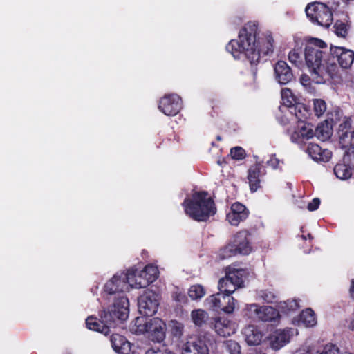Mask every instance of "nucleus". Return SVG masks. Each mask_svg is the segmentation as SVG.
<instances>
[{
    "mask_svg": "<svg viewBox=\"0 0 354 354\" xmlns=\"http://www.w3.org/2000/svg\"><path fill=\"white\" fill-rule=\"evenodd\" d=\"M280 307L284 313H289L297 310L299 308V304L297 299H290L281 303Z\"/></svg>",
    "mask_w": 354,
    "mask_h": 354,
    "instance_id": "nucleus-40",
    "label": "nucleus"
},
{
    "mask_svg": "<svg viewBox=\"0 0 354 354\" xmlns=\"http://www.w3.org/2000/svg\"><path fill=\"white\" fill-rule=\"evenodd\" d=\"M257 298L266 303H273L277 298L275 293L269 290H261L257 292Z\"/></svg>",
    "mask_w": 354,
    "mask_h": 354,
    "instance_id": "nucleus-39",
    "label": "nucleus"
},
{
    "mask_svg": "<svg viewBox=\"0 0 354 354\" xmlns=\"http://www.w3.org/2000/svg\"><path fill=\"white\" fill-rule=\"evenodd\" d=\"M160 304V296L151 290H145L138 299L140 313L146 317L155 315Z\"/></svg>",
    "mask_w": 354,
    "mask_h": 354,
    "instance_id": "nucleus-11",
    "label": "nucleus"
},
{
    "mask_svg": "<svg viewBox=\"0 0 354 354\" xmlns=\"http://www.w3.org/2000/svg\"><path fill=\"white\" fill-rule=\"evenodd\" d=\"M165 354H175V353L174 352H172L171 351L167 348Z\"/></svg>",
    "mask_w": 354,
    "mask_h": 354,
    "instance_id": "nucleus-51",
    "label": "nucleus"
},
{
    "mask_svg": "<svg viewBox=\"0 0 354 354\" xmlns=\"http://www.w3.org/2000/svg\"><path fill=\"white\" fill-rule=\"evenodd\" d=\"M111 344L113 349L119 354H129L130 353V342L120 335H112L111 337Z\"/></svg>",
    "mask_w": 354,
    "mask_h": 354,
    "instance_id": "nucleus-26",
    "label": "nucleus"
},
{
    "mask_svg": "<svg viewBox=\"0 0 354 354\" xmlns=\"http://www.w3.org/2000/svg\"><path fill=\"white\" fill-rule=\"evenodd\" d=\"M331 129L327 124L322 123L318 125L315 131V136L322 140H326L330 137Z\"/></svg>",
    "mask_w": 354,
    "mask_h": 354,
    "instance_id": "nucleus-35",
    "label": "nucleus"
},
{
    "mask_svg": "<svg viewBox=\"0 0 354 354\" xmlns=\"http://www.w3.org/2000/svg\"><path fill=\"white\" fill-rule=\"evenodd\" d=\"M280 160L276 157L274 154H272L270 159L267 161V165L270 166L273 169H277L279 167Z\"/></svg>",
    "mask_w": 354,
    "mask_h": 354,
    "instance_id": "nucleus-45",
    "label": "nucleus"
},
{
    "mask_svg": "<svg viewBox=\"0 0 354 354\" xmlns=\"http://www.w3.org/2000/svg\"><path fill=\"white\" fill-rule=\"evenodd\" d=\"M300 322L306 327H312L317 324V319L312 309L307 308L301 312Z\"/></svg>",
    "mask_w": 354,
    "mask_h": 354,
    "instance_id": "nucleus-32",
    "label": "nucleus"
},
{
    "mask_svg": "<svg viewBox=\"0 0 354 354\" xmlns=\"http://www.w3.org/2000/svg\"><path fill=\"white\" fill-rule=\"evenodd\" d=\"M211 344V339L208 335L190 339L180 346V354H209Z\"/></svg>",
    "mask_w": 354,
    "mask_h": 354,
    "instance_id": "nucleus-12",
    "label": "nucleus"
},
{
    "mask_svg": "<svg viewBox=\"0 0 354 354\" xmlns=\"http://www.w3.org/2000/svg\"><path fill=\"white\" fill-rule=\"evenodd\" d=\"M205 302L209 309L222 310L226 313H232L237 303L233 297L222 292L209 296Z\"/></svg>",
    "mask_w": 354,
    "mask_h": 354,
    "instance_id": "nucleus-9",
    "label": "nucleus"
},
{
    "mask_svg": "<svg viewBox=\"0 0 354 354\" xmlns=\"http://www.w3.org/2000/svg\"><path fill=\"white\" fill-rule=\"evenodd\" d=\"M214 328L218 335L225 337L236 332V325L225 317H218L214 320Z\"/></svg>",
    "mask_w": 354,
    "mask_h": 354,
    "instance_id": "nucleus-22",
    "label": "nucleus"
},
{
    "mask_svg": "<svg viewBox=\"0 0 354 354\" xmlns=\"http://www.w3.org/2000/svg\"><path fill=\"white\" fill-rule=\"evenodd\" d=\"M330 55L342 68H349L354 62V51L343 46H331Z\"/></svg>",
    "mask_w": 354,
    "mask_h": 354,
    "instance_id": "nucleus-17",
    "label": "nucleus"
},
{
    "mask_svg": "<svg viewBox=\"0 0 354 354\" xmlns=\"http://www.w3.org/2000/svg\"><path fill=\"white\" fill-rule=\"evenodd\" d=\"M300 82L302 86L310 93L313 91V88L311 86V80L307 75H302L300 77Z\"/></svg>",
    "mask_w": 354,
    "mask_h": 354,
    "instance_id": "nucleus-44",
    "label": "nucleus"
},
{
    "mask_svg": "<svg viewBox=\"0 0 354 354\" xmlns=\"http://www.w3.org/2000/svg\"><path fill=\"white\" fill-rule=\"evenodd\" d=\"M261 167L262 162L257 161L256 164L250 167L248 170V179L252 192H256L260 187L259 176Z\"/></svg>",
    "mask_w": 354,
    "mask_h": 354,
    "instance_id": "nucleus-27",
    "label": "nucleus"
},
{
    "mask_svg": "<svg viewBox=\"0 0 354 354\" xmlns=\"http://www.w3.org/2000/svg\"><path fill=\"white\" fill-rule=\"evenodd\" d=\"M349 149H351V151H352V150L354 151V145H353L351 147H349Z\"/></svg>",
    "mask_w": 354,
    "mask_h": 354,
    "instance_id": "nucleus-53",
    "label": "nucleus"
},
{
    "mask_svg": "<svg viewBox=\"0 0 354 354\" xmlns=\"http://www.w3.org/2000/svg\"><path fill=\"white\" fill-rule=\"evenodd\" d=\"M308 156L316 162H328L331 158V152L322 149L318 145L309 143L306 149Z\"/></svg>",
    "mask_w": 354,
    "mask_h": 354,
    "instance_id": "nucleus-24",
    "label": "nucleus"
},
{
    "mask_svg": "<svg viewBox=\"0 0 354 354\" xmlns=\"http://www.w3.org/2000/svg\"><path fill=\"white\" fill-rule=\"evenodd\" d=\"M293 354H311L310 351L306 348H299Z\"/></svg>",
    "mask_w": 354,
    "mask_h": 354,
    "instance_id": "nucleus-48",
    "label": "nucleus"
},
{
    "mask_svg": "<svg viewBox=\"0 0 354 354\" xmlns=\"http://www.w3.org/2000/svg\"><path fill=\"white\" fill-rule=\"evenodd\" d=\"M319 354H342L340 353L339 348L333 344H326L320 351Z\"/></svg>",
    "mask_w": 354,
    "mask_h": 354,
    "instance_id": "nucleus-43",
    "label": "nucleus"
},
{
    "mask_svg": "<svg viewBox=\"0 0 354 354\" xmlns=\"http://www.w3.org/2000/svg\"><path fill=\"white\" fill-rule=\"evenodd\" d=\"M243 335L249 346H257L261 343L263 333L256 326L249 325L243 330Z\"/></svg>",
    "mask_w": 354,
    "mask_h": 354,
    "instance_id": "nucleus-25",
    "label": "nucleus"
},
{
    "mask_svg": "<svg viewBox=\"0 0 354 354\" xmlns=\"http://www.w3.org/2000/svg\"><path fill=\"white\" fill-rule=\"evenodd\" d=\"M297 334V330L292 328L276 330L269 337L270 347L276 351L279 350L290 342L292 337Z\"/></svg>",
    "mask_w": 354,
    "mask_h": 354,
    "instance_id": "nucleus-16",
    "label": "nucleus"
},
{
    "mask_svg": "<svg viewBox=\"0 0 354 354\" xmlns=\"http://www.w3.org/2000/svg\"><path fill=\"white\" fill-rule=\"evenodd\" d=\"M231 156L233 159L241 160L245 158V151L241 147H235L231 149Z\"/></svg>",
    "mask_w": 354,
    "mask_h": 354,
    "instance_id": "nucleus-42",
    "label": "nucleus"
},
{
    "mask_svg": "<svg viewBox=\"0 0 354 354\" xmlns=\"http://www.w3.org/2000/svg\"><path fill=\"white\" fill-rule=\"evenodd\" d=\"M238 254L234 246L230 241L226 246L223 248L219 252V257L221 259H226L231 257H234Z\"/></svg>",
    "mask_w": 354,
    "mask_h": 354,
    "instance_id": "nucleus-37",
    "label": "nucleus"
},
{
    "mask_svg": "<svg viewBox=\"0 0 354 354\" xmlns=\"http://www.w3.org/2000/svg\"><path fill=\"white\" fill-rule=\"evenodd\" d=\"M167 348H160L158 347H151L148 348L145 354H165Z\"/></svg>",
    "mask_w": 354,
    "mask_h": 354,
    "instance_id": "nucleus-47",
    "label": "nucleus"
},
{
    "mask_svg": "<svg viewBox=\"0 0 354 354\" xmlns=\"http://www.w3.org/2000/svg\"><path fill=\"white\" fill-rule=\"evenodd\" d=\"M334 28L338 37L344 38L348 35V26L344 22L337 21L334 25Z\"/></svg>",
    "mask_w": 354,
    "mask_h": 354,
    "instance_id": "nucleus-41",
    "label": "nucleus"
},
{
    "mask_svg": "<svg viewBox=\"0 0 354 354\" xmlns=\"http://www.w3.org/2000/svg\"><path fill=\"white\" fill-rule=\"evenodd\" d=\"M86 325L89 330L101 333L105 335L110 333V327L112 326L111 324L106 323L102 318L100 320H97L96 317L93 316L86 319Z\"/></svg>",
    "mask_w": 354,
    "mask_h": 354,
    "instance_id": "nucleus-28",
    "label": "nucleus"
},
{
    "mask_svg": "<svg viewBox=\"0 0 354 354\" xmlns=\"http://www.w3.org/2000/svg\"><path fill=\"white\" fill-rule=\"evenodd\" d=\"M340 143L344 148H349L354 145V129L351 130V119L347 118L339 128Z\"/></svg>",
    "mask_w": 354,
    "mask_h": 354,
    "instance_id": "nucleus-21",
    "label": "nucleus"
},
{
    "mask_svg": "<svg viewBox=\"0 0 354 354\" xmlns=\"http://www.w3.org/2000/svg\"><path fill=\"white\" fill-rule=\"evenodd\" d=\"M263 306L257 304H246L243 312L245 317L253 320L260 321Z\"/></svg>",
    "mask_w": 354,
    "mask_h": 354,
    "instance_id": "nucleus-29",
    "label": "nucleus"
},
{
    "mask_svg": "<svg viewBox=\"0 0 354 354\" xmlns=\"http://www.w3.org/2000/svg\"><path fill=\"white\" fill-rule=\"evenodd\" d=\"M320 205V200L318 198H315L310 201L307 206L310 212L315 211L319 208Z\"/></svg>",
    "mask_w": 354,
    "mask_h": 354,
    "instance_id": "nucleus-46",
    "label": "nucleus"
},
{
    "mask_svg": "<svg viewBox=\"0 0 354 354\" xmlns=\"http://www.w3.org/2000/svg\"><path fill=\"white\" fill-rule=\"evenodd\" d=\"M206 293L204 287L199 284L192 285L188 289V295L192 300H198L203 298Z\"/></svg>",
    "mask_w": 354,
    "mask_h": 354,
    "instance_id": "nucleus-34",
    "label": "nucleus"
},
{
    "mask_svg": "<svg viewBox=\"0 0 354 354\" xmlns=\"http://www.w3.org/2000/svg\"><path fill=\"white\" fill-rule=\"evenodd\" d=\"M113 304L109 306L107 310L104 309L100 314V318L106 323L112 325L116 320L124 321L127 319L129 313V299L124 294H118L111 297Z\"/></svg>",
    "mask_w": 354,
    "mask_h": 354,
    "instance_id": "nucleus-6",
    "label": "nucleus"
},
{
    "mask_svg": "<svg viewBox=\"0 0 354 354\" xmlns=\"http://www.w3.org/2000/svg\"><path fill=\"white\" fill-rule=\"evenodd\" d=\"M261 320L262 322H272L279 319V311L272 306H263Z\"/></svg>",
    "mask_w": 354,
    "mask_h": 354,
    "instance_id": "nucleus-30",
    "label": "nucleus"
},
{
    "mask_svg": "<svg viewBox=\"0 0 354 354\" xmlns=\"http://www.w3.org/2000/svg\"><path fill=\"white\" fill-rule=\"evenodd\" d=\"M307 17L313 24L328 28L333 22V14L328 6L318 2L308 4L306 8Z\"/></svg>",
    "mask_w": 354,
    "mask_h": 354,
    "instance_id": "nucleus-8",
    "label": "nucleus"
},
{
    "mask_svg": "<svg viewBox=\"0 0 354 354\" xmlns=\"http://www.w3.org/2000/svg\"><path fill=\"white\" fill-rule=\"evenodd\" d=\"M66 354H71V353H66Z\"/></svg>",
    "mask_w": 354,
    "mask_h": 354,
    "instance_id": "nucleus-54",
    "label": "nucleus"
},
{
    "mask_svg": "<svg viewBox=\"0 0 354 354\" xmlns=\"http://www.w3.org/2000/svg\"><path fill=\"white\" fill-rule=\"evenodd\" d=\"M185 213L197 221H205L216 213L213 200L206 192H195L182 203Z\"/></svg>",
    "mask_w": 354,
    "mask_h": 354,
    "instance_id": "nucleus-3",
    "label": "nucleus"
},
{
    "mask_svg": "<svg viewBox=\"0 0 354 354\" xmlns=\"http://www.w3.org/2000/svg\"><path fill=\"white\" fill-rule=\"evenodd\" d=\"M249 236L250 233L248 230H241L233 236L231 242L238 254L248 255L252 252V248Z\"/></svg>",
    "mask_w": 354,
    "mask_h": 354,
    "instance_id": "nucleus-19",
    "label": "nucleus"
},
{
    "mask_svg": "<svg viewBox=\"0 0 354 354\" xmlns=\"http://www.w3.org/2000/svg\"><path fill=\"white\" fill-rule=\"evenodd\" d=\"M182 108V100L177 94L165 95L158 103V109L167 116L177 115Z\"/></svg>",
    "mask_w": 354,
    "mask_h": 354,
    "instance_id": "nucleus-14",
    "label": "nucleus"
},
{
    "mask_svg": "<svg viewBox=\"0 0 354 354\" xmlns=\"http://www.w3.org/2000/svg\"><path fill=\"white\" fill-rule=\"evenodd\" d=\"M248 216L249 210L243 204L236 202L231 205L230 210L226 215V219L231 225L237 226Z\"/></svg>",
    "mask_w": 354,
    "mask_h": 354,
    "instance_id": "nucleus-18",
    "label": "nucleus"
},
{
    "mask_svg": "<svg viewBox=\"0 0 354 354\" xmlns=\"http://www.w3.org/2000/svg\"><path fill=\"white\" fill-rule=\"evenodd\" d=\"M281 100L284 106L291 109L297 104L296 97L291 90L286 88L281 90Z\"/></svg>",
    "mask_w": 354,
    "mask_h": 354,
    "instance_id": "nucleus-33",
    "label": "nucleus"
},
{
    "mask_svg": "<svg viewBox=\"0 0 354 354\" xmlns=\"http://www.w3.org/2000/svg\"><path fill=\"white\" fill-rule=\"evenodd\" d=\"M301 108V104H297L296 107L294 109L296 110L297 109H298L299 111L300 112V109Z\"/></svg>",
    "mask_w": 354,
    "mask_h": 354,
    "instance_id": "nucleus-52",
    "label": "nucleus"
},
{
    "mask_svg": "<svg viewBox=\"0 0 354 354\" xmlns=\"http://www.w3.org/2000/svg\"><path fill=\"white\" fill-rule=\"evenodd\" d=\"M224 351L227 354H241V347L233 340H227L223 343Z\"/></svg>",
    "mask_w": 354,
    "mask_h": 354,
    "instance_id": "nucleus-38",
    "label": "nucleus"
},
{
    "mask_svg": "<svg viewBox=\"0 0 354 354\" xmlns=\"http://www.w3.org/2000/svg\"><path fill=\"white\" fill-rule=\"evenodd\" d=\"M305 42L303 39L295 37L294 38V48L289 52L288 55V60L298 68H301L305 64L304 50H302L303 46H305Z\"/></svg>",
    "mask_w": 354,
    "mask_h": 354,
    "instance_id": "nucleus-20",
    "label": "nucleus"
},
{
    "mask_svg": "<svg viewBox=\"0 0 354 354\" xmlns=\"http://www.w3.org/2000/svg\"><path fill=\"white\" fill-rule=\"evenodd\" d=\"M354 169V151L348 148L344 155L342 162L337 163L334 167V174L340 180L349 179Z\"/></svg>",
    "mask_w": 354,
    "mask_h": 354,
    "instance_id": "nucleus-15",
    "label": "nucleus"
},
{
    "mask_svg": "<svg viewBox=\"0 0 354 354\" xmlns=\"http://www.w3.org/2000/svg\"><path fill=\"white\" fill-rule=\"evenodd\" d=\"M327 45L317 38L306 41L304 47L305 65L308 68L312 81L316 84H324L337 76L339 67L330 60H326Z\"/></svg>",
    "mask_w": 354,
    "mask_h": 354,
    "instance_id": "nucleus-2",
    "label": "nucleus"
},
{
    "mask_svg": "<svg viewBox=\"0 0 354 354\" xmlns=\"http://www.w3.org/2000/svg\"><path fill=\"white\" fill-rule=\"evenodd\" d=\"M274 39L270 32L261 33L258 24L250 21L240 30L238 39H232L226 46V50L234 59L245 57L251 64L259 62L261 55L273 53Z\"/></svg>",
    "mask_w": 354,
    "mask_h": 354,
    "instance_id": "nucleus-1",
    "label": "nucleus"
},
{
    "mask_svg": "<svg viewBox=\"0 0 354 354\" xmlns=\"http://www.w3.org/2000/svg\"><path fill=\"white\" fill-rule=\"evenodd\" d=\"M301 238H302L304 240H306V239H307V238H308V239H312V236H311V234H308L307 236L301 235Z\"/></svg>",
    "mask_w": 354,
    "mask_h": 354,
    "instance_id": "nucleus-50",
    "label": "nucleus"
},
{
    "mask_svg": "<svg viewBox=\"0 0 354 354\" xmlns=\"http://www.w3.org/2000/svg\"><path fill=\"white\" fill-rule=\"evenodd\" d=\"M132 333L147 334L149 339L154 343H162L165 339L166 325L158 317L147 319L143 317H137L131 327Z\"/></svg>",
    "mask_w": 354,
    "mask_h": 354,
    "instance_id": "nucleus-4",
    "label": "nucleus"
},
{
    "mask_svg": "<svg viewBox=\"0 0 354 354\" xmlns=\"http://www.w3.org/2000/svg\"><path fill=\"white\" fill-rule=\"evenodd\" d=\"M313 111L315 115L317 117H321L326 111V103L322 99H313Z\"/></svg>",
    "mask_w": 354,
    "mask_h": 354,
    "instance_id": "nucleus-36",
    "label": "nucleus"
},
{
    "mask_svg": "<svg viewBox=\"0 0 354 354\" xmlns=\"http://www.w3.org/2000/svg\"><path fill=\"white\" fill-rule=\"evenodd\" d=\"M191 318L196 326H202L207 322L209 315L203 309H195L191 313Z\"/></svg>",
    "mask_w": 354,
    "mask_h": 354,
    "instance_id": "nucleus-31",
    "label": "nucleus"
},
{
    "mask_svg": "<svg viewBox=\"0 0 354 354\" xmlns=\"http://www.w3.org/2000/svg\"><path fill=\"white\" fill-rule=\"evenodd\" d=\"M295 116L299 119L297 126L294 129L288 130V132L292 142L302 144L305 140L314 137L315 129L312 124L303 121L297 113H295Z\"/></svg>",
    "mask_w": 354,
    "mask_h": 354,
    "instance_id": "nucleus-13",
    "label": "nucleus"
},
{
    "mask_svg": "<svg viewBox=\"0 0 354 354\" xmlns=\"http://www.w3.org/2000/svg\"><path fill=\"white\" fill-rule=\"evenodd\" d=\"M129 269L133 270L135 276L132 279L133 281L132 285L136 289L148 286L158 279L159 274L158 267L153 264H148L142 270L136 267Z\"/></svg>",
    "mask_w": 354,
    "mask_h": 354,
    "instance_id": "nucleus-10",
    "label": "nucleus"
},
{
    "mask_svg": "<svg viewBox=\"0 0 354 354\" xmlns=\"http://www.w3.org/2000/svg\"><path fill=\"white\" fill-rule=\"evenodd\" d=\"M133 270L127 269L126 272H118L113 276L104 286L103 297L106 299H110L118 294H123L129 291L131 288H134L132 285L134 277Z\"/></svg>",
    "mask_w": 354,
    "mask_h": 354,
    "instance_id": "nucleus-5",
    "label": "nucleus"
},
{
    "mask_svg": "<svg viewBox=\"0 0 354 354\" xmlns=\"http://www.w3.org/2000/svg\"><path fill=\"white\" fill-rule=\"evenodd\" d=\"M245 275L246 270L244 269L235 268L232 266L227 267L225 271V277L218 281L219 291L230 295L236 288L243 286Z\"/></svg>",
    "mask_w": 354,
    "mask_h": 354,
    "instance_id": "nucleus-7",
    "label": "nucleus"
},
{
    "mask_svg": "<svg viewBox=\"0 0 354 354\" xmlns=\"http://www.w3.org/2000/svg\"><path fill=\"white\" fill-rule=\"evenodd\" d=\"M275 79L280 84H286L293 78L290 66L284 61H279L274 66Z\"/></svg>",
    "mask_w": 354,
    "mask_h": 354,
    "instance_id": "nucleus-23",
    "label": "nucleus"
},
{
    "mask_svg": "<svg viewBox=\"0 0 354 354\" xmlns=\"http://www.w3.org/2000/svg\"><path fill=\"white\" fill-rule=\"evenodd\" d=\"M349 292H350L351 297L354 299V279H353L351 280Z\"/></svg>",
    "mask_w": 354,
    "mask_h": 354,
    "instance_id": "nucleus-49",
    "label": "nucleus"
}]
</instances>
